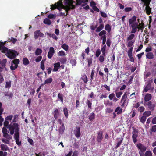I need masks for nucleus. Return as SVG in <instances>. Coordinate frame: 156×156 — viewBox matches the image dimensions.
I'll use <instances>...</instances> for the list:
<instances>
[{
	"label": "nucleus",
	"instance_id": "19",
	"mask_svg": "<svg viewBox=\"0 0 156 156\" xmlns=\"http://www.w3.org/2000/svg\"><path fill=\"white\" fill-rule=\"evenodd\" d=\"M0 147L2 150L3 151H9V148L7 145L2 144L0 145Z\"/></svg>",
	"mask_w": 156,
	"mask_h": 156
},
{
	"label": "nucleus",
	"instance_id": "31",
	"mask_svg": "<svg viewBox=\"0 0 156 156\" xmlns=\"http://www.w3.org/2000/svg\"><path fill=\"white\" fill-rule=\"evenodd\" d=\"M61 47L66 51H67L68 50L69 46L66 44L62 45Z\"/></svg>",
	"mask_w": 156,
	"mask_h": 156
},
{
	"label": "nucleus",
	"instance_id": "8",
	"mask_svg": "<svg viewBox=\"0 0 156 156\" xmlns=\"http://www.w3.org/2000/svg\"><path fill=\"white\" fill-rule=\"evenodd\" d=\"M64 1L66 4L70 5L71 7V9H73L75 8V6L73 5V3H75V2L73 1V0H65Z\"/></svg>",
	"mask_w": 156,
	"mask_h": 156
},
{
	"label": "nucleus",
	"instance_id": "62",
	"mask_svg": "<svg viewBox=\"0 0 156 156\" xmlns=\"http://www.w3.org/2000/svg\"><path fill=\"white\" fill-rule=\"evenodd\" d=\"M134 76L133 75L130 76L129 80L128 82V83L129 84H131L133 81V78H134Z\"/></svg>",
	"mask_w": 156,
	"mask_h": 156
},
{
	"label": "nucleus",
	"instance_id": "29",
	"mask_svg": "<svg viewBox=\"0 0 156 156\" xmlns=\"http://www.w3.org/2000/svg\"><path fill=\"white\" fill-rule=\"evenodd\" d=\"M53 113L54 118L55 119H57L59 115L58 110L57 109H55L54 112Z\"/></svg>",
	"mask_w": 156,
	"mask_h": 156
},
{
	"label": "nucleus",
	"instance_id": "48",
	"mask_svg": "<svg viewBox=\"0 0 156 156\" xmlns=\"http://www.w3.org/2000/svg\"><path fill=\"white\" fill-rule=\"evenodd\" d=\"M145 156H152V154L150 151H147L145 153Z\"/></svg>",
	"mask_w": 156,
	"mask_h": 156
},
{
	"label": "nucleus",
	"instance_id": "46",
	"mask_svg": "<svg viewBox=\"0 0 156 156\" xmlns=\"http://www.w3.org/2000/svg\"><path fill=\"white\" fill-rule=\"evenodd\" d=\"M146 119V117L145 116H144V115L142 116L140 119V122L143 123H144Z\"/></svg>",
	"mask_w": 156,
	"mask_h": 156
},
{
	"label": "nucleus",
	"instance_id": "57",
	"mask_svg": "<svg viewBox=\"0 0 156 156\" xmlns=\"http://www.w3.org/2000/svg\"><path fill=\"white\" fill-rule=\"evenodd\" d=\"M0 154L1 156H7V153L6 152H3L2 151H0Z\"/></svg>",
	"mask_w": 156,
	"mask_h": 156
},
{
	"label": "nucleus",
	"instance_id": "15",
	"mask_svg": "<svg viewBox=\"0 0 156 156\" xmlns=\"http://www.w3.org/2000/svg\"><path fill=\"white\" fill-rule=\"evenodd\" d=\"M60 66V63L59 62H57L54 64V68L53 69V71L54 72L57 71L59 69Z\"/></svg>",
	"mask_w": 156,
	"mask_h": 156
},
{
	"label": "nucleus",
	"instance_id": "33",
	"mask_svg": "<svg viewBox=\"0 0 156 156\" xmlns=\"http://www.w3.org/2000/svg\"><path fill=\"white\" fill-rule=\"evenodd\" d=\"M44 23L45 24L50 25L51 24V20L45 18L44 21Z\"/></svg>",
	"mask_w": 156,
	"mask_h": 156
},
{
	"label": "nucleus",
	"instance_id": "1",
	"mask_svg": "<svg viewBox=\"0 0 156 156\" xmlns=\"http://www.w3.org/2000/svg\"><path fill=\"white\" fill-rule=\"evenodd\" d=\"M11 135H14V138L16 140V144L18 145H20L21 142L19 140L20 133L19 132V125L17 123H14L12 125L9 126L8 127Z\"/></svg>",
	"mask_w": 156,
	"mask_h": 156
},
{
	"label": "nucleus",
	"instance_id": "45",
	"mask_svg": "<svg viewBox=\"0 0 156 156\" xmlns=\"http://www.w3.org/2000/svg\"><path fill=\"white\" fill-rule=\"evenodd\" d=\"M14 64L12 63L11 65L10 66V69L12 70H15L18 67V65H14V66H13Z\"/></svg>",
	"mask_w": 156,
	"mask_h": 156
},
{
	"label": "nucleus",
	"instance_id": "63",
	"mask_svg": "<svg viewBox=\"0 0 156 156\" xmlns=\"http://www.w3.org/2000/svg\"><path fill=\"white\" fill-rule=\"evenodd\" d=\"M144 107L141 106L139 108L138 110L140 112H142L144 111Z\"/></svg>",
	"mask_w": 156,
	"mask_h": 156
},
{
	"label": "nucleus",
	"instance_id": "7",
	"mask_svg": "<svg viewBox=\"0 0 156 156\" xmlns=\"http://www.w3.org/2000/svg\"><path fill=\"white\" fill-rule=\"evenodd\" d=\"M80 129V127H76V129L74 130V133L75 136L78 138H79L81 135Z\"/></svg>",
	"mask_w": 156,
	"mask_h": 156
},
{
	"label": "nucleus",
	"instance_id": "42",
	"mask_svg": "<svg viewBox=\"0 0 156 156\" xmlns=\"http://www.w3.org/2000/svg\"><path fill=\"white\" fill-rule=\"evenodd\" d=\"M106 31L105 30H103L100 32L98 34V35L99 36L102 37V36H104V35H106Z\"/></svg>",
	"mask_w": 156,
	"mask_h": 156
},
{
	"label": "nucleus",
	"instance_id": "53",
	"mask_svg": "<svg viewBox=\"0 0 156 156\" xmlns=\"http://www.w3.org/2000/svg\"><path fill=\"white\" fill-rule=\"evenodd\" d=\"M100 14L101 16L103 17L106 18L107 17V14L104 12L101 11Z\"/></svg>",
	"mask_w": 156,
	"mask_h": 156
},
{
	"label": "nucleus",
	"instance_id": "49",
	"mask_svg": "<svg viewBox=\"0 0 156 156\" xmlns=\"http://www.w3.org/2000/svg\"><path fill=\"white\" fill-rule=\"evenodd\" d=\"M63 111L65 116L66 117H67L68 116V111L67 109L66 108H64Z\"/></svg>",
	"mask_w": 156,
	"mask_h": 156
},
{
	"label": "nucleus",
	"instance_id": "11",
	"mask_svg": "<svg viewBox=\"0 0 156 156\" xmlns=\"http://www.w3.org/2000/svg\"><path fill=\"white\" fill-rule=\"evenodd\" d=\"M137 147L142 152L145 151L147 149L146 147L140 143L137 144Z\"/></svg>",
	"mask_w": 156,
	"mask_h": 156
},
{
	"label": "nucleus",
	"instance_id": "37",
	"mask_svg": "<svg viewBox=\"0 0 156 156\" xmlns=\"http://www.w3.org/2000/svg\"><path fill=\"white\" fill-rule=\"evenodd\" d=\"M59 61L62 64H64L65 63L67 59L66 57L60 58Z\"/></svg>",
	"mask_w": 156,
	"mask_h": 156
},
{
	"label": "nucleus",
	"instance_id": "6",
	"mask_svg": "<svg viewBox=\"0 0 156 156\" xmlns=\"http://www.w3.org/2000/svg\"><path fill=\"white\" fill-rule=\"evenodd\" d=\"M138 131L136 129H134L133 132L132 138L133 142L135 143L137 142V137L138 136Z\"/></svg>",
	"mask_w": 156,
	"mask_h": 156
},
{
	"label": "nucleus",
	"instance_id": "13",
	"mask_svg": "<svg viewBox=\"0 0 156 156\" xmlns=\"http://www.w3.org/2000/svg\"><path fill=\"white\" fill-rule=\"evenodd\" d=\"M136 20V16H133L129 20V26H131L135 23Z\"/></svg>",
	"mask_w": 156,
	"mask_h": 156
},
{
	"label": "nucleus",
	"instance_id": "25",
	"mask_svg": "<svg viewBox=\"0 0 156 156\" xmlns=\"http://www.w3.org/2000/svg\"><path fill=\"white\" fill-rule=\"evenodd\" d=\"M105 29L109 33L111 30V26L109 24H107L105 26Z\"/></svg>",
	"mask_w": 156,
	"mask_h": 156
},
{
	"label": "nucleus",
	"instance_id": "28",
	"mask_svg": "<svg viewBox=\"0 0 156 156\" xmlns=\"http://www.w3.org/2000/svg\"><path fill=\"white\" fill-rule=\"evenodd\" d=\"M68 5L65 6L63 5V9L65 10V12L68 13V11L71 9V7L70 5Z\"/></svg>",
	"mask_w": 156,
	"mask_h": 156
},
{
	"label": "nucleus",
	"instance_id": "50",
	"mask_svg": "<svg viewBox=\"0 0 156 156\" xmlns=\"http://www.w3.org/2000/svg\"><path fill=\"white\" fill-rule=\"evenodd\" d=\"M111 43V40L109 38H107L106 41V44L108 46L110 47Z\"/></svg>",
	"mask_w": 156,
	"mask_h": 156
},
{
	"label": "nucleus",
	"instance_id": "16",
	"mask_svg": "<svg viewBox=\"0 0 156 156\" xmlns=\"http://www.w3.org/2000/svg\"><path fill=\"white\" fill-rule=\"evenodd\" d=\"M88 1V0H76V5H79L83 3L87 2Z\"/></svg>",
	"mask_w": 156,
	"mask_h": 156
},
{
	"label": "nucleus",
	"instance_id": "60",
	"mask_svg": "<svg viewBox=\"0 0 156 156\" xmlns=\"http://www.w3.org/2000/svg\"><path fill=\"white\" fill-rule=\"evenodd\" d=\"M63 5L62 3L61 2V4H60V5L59 6H58L57 9L60 11H61L62 9H63Z\"/></svg>",
	"mask_w": 156,
	"mask_h": 156
},
{
	"label": "nucleus",
	"instance_id": "41",
	"mask_svg": "<svg viewBox=\"0 0 156 156\" xmlns=\"http://www.w3.org/2000/svg\"><path fill=\"white\" fill-rule=\"evenodd\" d=\"M81 79L83 80L85 83H87V78L86 75H83L82 76Z\"/></svg>",
	"mask_w": 156,
	"mask_h": 156
},
{
	"label": "nucleus",
	"instance_id": "5",
	"mask_svg": "<svg viewBox=\"0 0 156 156\" xmlns=\"http://www.w3.org/2000/svg\"><path fill=\"white\" fill-rule=\"evenodd\" d=\"M44 36L43 33L41 32L39 30H37L34 32V38L35 39H37L39 37H43Z\"/></svg>",
	"mask_w": 156,
	"mask_h": 156
},
{
	"label": "nucleus",
	"instance_id": "23",
	"mask_svg": "<svg viewBox=\"0 0 156 156\" xmlns=\"http://www.w3.org/2000/svg\"><path fill=\"white\" fill-rule=\"evenodd\" d=\"M52 78L51 77H49L45 80L43 84L51 83L52 82Z\"/></svg>",
	"mask_w": 156,
	"mask_h": 156
},
{
	"label": "nucleus",
	"instance_id": "64",
	"mask_svg": "<svg viewBox=\"0 0 156 156\" xmlns=\"http://www.w3.org/2000/svg\"><path fill=\"white\" fill-rule=\"evenodd\" d=\"M11 86V82H6V83L5 87L9 88Z\"/></svg>",
	"mask_w": 156,
	"mask_h": 156
},
{
	"label": "nucleus",
	"instance_id": "18",
	"mask_svg": "<svg viewBox=\"0 0 156 156\" xmlns=\"http://www.w3.org/2000/svg\"><path fill=\"white\" fill-rule=\"evenodd\" d=\"M147 58L149 59H151L154 58V55L152 52H148L147 54L146 55Z\"/></svg>",
	"mask_w": 156,
	"mask_h": 156
},
{
	"label": "nucleus",
	"instance_id": "9",
	"mask_svg": "<svg viewBox=\"0 0 156 156\" xmlns=\"http://www.w3.org/2000/svg\"><path fill=\"white\" fill-rule=\"evenodd\" d=\"M55 53L54 49L53 47H51L49 49V51L48 54L47 56L49 58H51Z\"/></svg>",
	"mask_w": 156,
	"mask_h": 156
},
{
	"label": "nucleus",
	"instance_id": "26",
	"mask_svg": "<svg viewBox=\"0 0 156 156\" xmlns=\"http://www.w3.org/2000/svg\"><path fill=\"white\" fill-rule=\"evenodd\" d=\"M145 10H146V12L147 14V15H149L151 12V8L149 7V6H146Z\"/></svg>",
	"mask_w": 156,
	"mask_h": 156
},
{
	"label": "nucleus",
	"instance_id": "39",
	"mask_svg": "<svg viewBox=\"0 0 156 156\" xmlns=\"http://www.w3.org/2000/svg\"><path fill=\"white\" fill-rule=\"evenodd\" d=\"M122 108H120V107H118L115 110V112H117L118 114H120L122 113Z\"/></svg>",
	"mask_w": 156,
	"mask_h": 156
},
{
	"label": "nucleus",
	"instance_id": "55",
	"mask_svg": "<svg viewBox=\"0 0 156 156\" xmlns=\"http://www.w3.org/2000/svg\"><path fill=\"white\" fill-rule=\"evenodd\" d=\"M101 54V51L100 49H98L96 51L95 55L97 57H98Z\"/></svg>",
	"mask_w": 156,
	"mask_h": 156
},
{
	"label": "nucleus",
	"instance_id": "47",
	"mask_svg": "<svg viewBox=\"0 0 156 156\" xmlns=\"http://www.w3.org/2000/svg\"><path fill=\"white\" fill-rule=\"evenodd\" d=\"M6 62V59H4L2 62H1V63L0 64H1L2 67H5Z\"/></svg>",
	"mask_w": 156,
	"mask_h": 156
},
{
	"label": "nucleus",
	"instance_id": "3",
	"mask_svg": "<svg viewBox=\"0 0 156 156\" xmlns=\"http://www.w3.org/2000/svg\"><path fill=\"white\" fill-rule=\"evenodd\" d=\"M18 55V53L17 51L12 49H9L7 54H6L7 56L11 59H14Z\"/></svg>",
	"mask_w": 156,
	"mask_h": 156
},
{
	"label": "nucleus",
	"instance_id": "12",
	"mask_svg": "<svg viewBox=\"0 0 156 156\" xmlns=\"http://www.w3.org/2000/svg\"><path fill=\"white\" fill-rule=\"evenodd\" d=\"M132 29L131 31L130 32V33L133 34L135 33L137 30V29H138V31H139L140 27H134V25H131V26H130Z\"/></svg>",
	"mask_w": 156,
	"mask_h": 156
},
{
	"label": "nucleus",
	"instance_id": "35",
	"mask_svg": "<svg viewBox=\"0 0 156 156\" xmlns=\"http://www.w3.org/2000/svg\"><path fill=\"white\" fill-rule=\"evenodd\" d=\"M95 118V114L94 113L90 114L89 116V119L90 121H92Z\"/></svg>",
	"mask_w": 156,
	"mask_h": 156
},
{
	"label": "nucleus",
	"instance_id": "34",
	"mask_svg": "<svg viewBox=\"0 0 156 156\" xmlns=\"http://www.w3.org/2000/svg\"><path fill=\"white\" fill-rule=\"evenodd\" d=\"M151 114V112L150 111H145L143 113V115L144 116H145V117H148L150 116Z\"/></svg>",
	"mask_w": 156,
	"mask_h": 156
},
{
	"label": "nucleus",
	"instance_id": "61",
	"mask_svg": "<svg viewBox=\"0 0 156 156\" xmlns=\"http://www.w3.org/2000/svg\"><path fill=\"white\" fill-rule=\"evenodd\" d=\"M96 5V3L94 1H91L90 3V5L92 7V8L94 6H95Z\"/></svg>",
	"mask_w": 156,
	"mask_h": 156
},
{
	"label": "nucleus",
	"instance_id": "43",
	"mask_svg": "<svg viewBox=\"0 0 156 156\" xmlns=\"http://www.w3.org/2000/svg\"><path fill=\"white\" fill-rule=\"evenodd\" d=\"M44 61L42 60L41 62V68L43 70H44L45 69V67L44 64Z\"/></svg>",
	"mask_w": 156,
	"mask_h": 156
},
{
	"label": "nucleus",
	"instance_id": "21",
	"mask_svg": "<svg viewBox=\"0 0 156 156\" xmlns=\"http://www.w3.org/2000/svg\"><path fill=\"white\" fill-rule=\"evenodd\" d=\"M151 88V84L150 83H148L146 86L144 87V91L145 92H147L150 90Z\"/></svg>",
	"mask_w": 156,
	"mask_h": 156
},
{
	"label": "nucleus",
	"instance_id": "17",
	"mask_svg": "<svg viewBox=\"0 0 156 156\" xmlns=\"http://www.w3.org/2000/svg\"><path fill=\"white\" fill-rule=\"evenodd\" d=\"M144 105H147L148 106V107L150 108H152L155 107V105L154 104H152L151 101H149L147 102L144 103Z\"/></svg>",
	"mask_w": 156,
	"mask_h": 156
},
{
	"label": "nucleus",
	"instance_id": "4",
	"mask_svg": "<svg viewBox=\"0 0 156 156\" xmlns=\"http://www.w3.org/2000/svg\"><path fill=\"white\" fill-rule=\"evenodd\" d=\"M2 131L3 133V136L4 137L9 139H12V136L9 134V131L7 130L6 128H3Z\"/></svg>",
	"mask_w": 156,
	"mask_h": 156
},
{
	"label": "nucleus",
	"instance_id": "51",
	"mask_svg": "<svg viewBox=\"0 0 156 156\" xmlns=\"http://www.w3.org/2000/svg\"><path fill=\"white\" fill-rule=\"evenodd\" d=\"M8 140L9 139L6 138V139H2V141L3 143H4L9 144V141Z\"/></svg>",
	"mask_w": 156,
	"mask_h": 156
},
{
	"label": "nucleus",
	"instance_id": "56",
	"mask_svg": "<svg viewBox=\"0 0 156 156\" xmlns=\"http://www.w3.org/2000/svg\"><path fill=\"white\" fill-rule=\"evenodd\" d=\"M126 101V98H122L121 101V103H122V106H124L125 105Z\"/></svg>",
	"mask_w": 156,
	"mask_h": 156
},
{
	"label": "nucleus",
	"instance_id": "14",
	"mask_svg": "<svg viewBox=\"0 0 156 156\" xmlns=\"http://www.w3.org/2000/svg\"><path fill=\"white\" fill-rule=\"evenodd\" d=\"M102 139V133L101 131H99L98 133V135L97 136V141L101 142Z\"/></svg>",
	"mask_w": 156,
	"mask_h": 156
},
{
	"label": "nucleus",
	"instance_id": "44",
	"mask_svg": "<svg viewBox=\"0 0 156 156\" xmlns=\"http://www.w3.org/2000/svg\"><path fill=\"white\" fill-rule=\"evenodd\" d=\"M132 10V8L131 7H126L124 9V11L126 12H129Z\"/></svg>",
	"mask_w": 156,
	"mask_h": 156
},
{
	"label": "nucleus",
	"instance_id": "58",
	"mask_svg": "<svg viewBox=\"0 0 156 156\" xmlns=\"http://www.w3.org/2000/svg\"><path fill=\"white\" fill-rule=\"evenodd\" d=\"M128 55L129 58V61L131 62H134V59L133 57L132 56V55Z\"/></svg>",
	"mask_w": 156,
	"mask_h": 156
},
{
	"label": "nucleus",
	"instance_id": "10",
	"mask_svg": "<svg viewBox=\"0 0 156 156\" xmlns=\"http://www.w3.org/2000/svg\"><path fill=\"white\" fill-rule=\"evenodd\" d=\"M62 0H59V1L57 3H55L54 4H52L50 5L51 9L52 10H54L56 8H57L58 6L60 5V4L61 3V2Z\"/></svg>",
	"mask_w": 156,
	"mask_h": 156
},
{
	"label": "nucleus",
	"instance_id": "20",
	"mask_svg": "<svg viewBox=\"0 0 156 156\" xmlns=\"http://www.w3.org/2000/svg\"><path fill=\"white\" fill-rule=\"evenodd\" d=\"M9 49L5 47V46H3L0 50H1V51L2 53H5V54H7V53Z\"/></svg>",
	"mask_w": 156,
	"mask_h": 156
},
{
	"label": "nucleus",
	"instance_id": "32",
	"mask_svg": "<svg viewBox=\"0 0 156 156\" xmlns=\"http://www.w3.org/2000/svg\"><path fill=\"white\" fill-rule=\"evenodd\" d=\"M65 129V127L63 124L62 123L61 127H60L59 129V131L60 134H62L63 133Z\"/></svg>",
	"mask_w": 156,
	"mask_h": 156
},
{
	"label": "nucleus",
	"instance_id": "27",
	"mask_svg": "<svg viewBox=\"0 0 156 156\" xmlns=\"http://www.w3.org/2000/svg\"><path fill=\"white\" fill-rule=\"evenodd\" d=\"M23 62L25 65H28L30 63V62L27 58H24L23 60Z\"/></svg>",
	"mask_w": 156,
	"mask_h": 156
},
{
	"label": "nucleus",
	"instance_id": "24",
	"mask_svg": "<svg viewBox=\"0 0 156 156\" xmlns=\"http://www.w3.org/2000/svg\"><path fill=\"white\" fill-rule=\"evenodd\" d=\"M104 27V25L103 23L101 24L99 27L97 28L96 30V32H98L101 30H102Z\"/></svg>",
	"mask_w": 156,
	"mask_h": 156
},
{
	"label": "nucleus",
	"instance_id": "40",
	"mask_svg": "<svg viewBox=\"0 0 156 156\" xmlns=\"http://www.w3.org/2000/svg\"><path fill=\"white\" fill-rule=\"evenodd\" d=\"M141 1L144 3V5H145L146 6H149L150 2L147 0H141Z\"/></svg>",
	"mask_w": 156,
	"mask_h": 156
},
{
	"label": "nucleus",
	"instance_id": "59",
	"mask_svg": "<svg viewBox=\"0 0 156 156\" xmlns=\"http://www.w3.org/2000/svg\"><path fill=\"white\" fill-rule=\"evenodd\" d=\"M9 124V121L8 120H7L5 119V121L4 122V126H5L7 127V128H8V127L9 126V125L8 126ZM10 125H9V126H10Z\"/></svg>",
	"mask_w": 156,
	"mask_h": 156
},
{
	"label": "nucleus",
	"instance_id": "52",
	"mask_svg": "<svg viewBox=\"0 0 156 156\" xmlns=\"http://www.w3.org/2000/svg\"><path fill=\"white\" fill-rule=\"evenodd\" d=\"M42 58V57L41 56H39L36 58L35 61L37 62H39L41 60Z\"/></svg>",
	"mask_w": 156,
	"mask_h": 156
},
{
	"label": "nucleus",
	"instance_id": "54",
	"mask_svg": "<svg viewBox=\"0 0 156 156\" xmlns=\"http://www.w3.org/2000/svg\"><path fill=\"white\" fill-rule=\"evenodd\" d=\"M17 41V40L16 38L12 37L10 39V41L12 42L13 44H15Z\"/></svg>",
	"mask_w": 156,
	"mask_h": 156
},
{
	"label": "nucleus",
	"instance_id": "38",
	"mask_svg": "<svg viewBox=\"0 0 156 156\" xmlns=\"http://www.w3.org/2000/svg\"><path fill=\"white\" fill-rule=\"evenodd\" d=\"M58 55L59 56H64L66 55V54L65 52L62 50L60 51L58 53Z\"/></svg>",
	"mask_w": 156,
	"mask_h": 156
},
{
	"label": "nucleus",
	"instance_id": "2",
	"mask_svg": "<svg viewBox=\"0 0 156 156\" xmlns=\"http://www.w3.org/2000/svg\"><path fill=\"white\" fill-rule=\"evenodd\" d=\"M135 37V35L134 34H132L129 35L126 39L128 42L127 46L128 47H132L135 42V40H133Z\"/></svg>",
	"mask_w": 156,
	"mask_h": 156
},
{
	"label": "nucleus",
	"instance_id": "30",
	"mask_svg": "<svg viewBox=\"0 0 156 156\" xmlns=\"http://www.w3.org/2000/svg\"><path fill=\"white\" fill-rule=\"evenodd\" d=\"M42 50L40 48H37L35 51V54L36 55L38 56L40 55L42 53Z\"/></svg>",
	"mask_w": 156,
	"mask_h": 156
},
{
	"label": "nucleus",
	"instance_id": "36",
	"mask_svg": "<svg viewBox=\"0 0 156 156\" xmlns=\"http://www.w3.org/2000/svg\"><path fill=\"white\" fill-rule=\"evenodd\" d=\"M20 61L19 59H15L12 61V63L14 65H18V64L20 63Z\"/></svg>",
	"mask_w": 156,
	"mask_h": 156
},
{
	"label": "nucleus",
	"instance_id": "22",
	"mask_svg": "<svg viewBox=\"0 0 156 156\" xmlns=\"http://www.w3.org/2000/svg\"><path fill=\"white\" fill-rule=\"evenodd\" d=\"M46 34L47 35H48L50 37H52L53 39H55L56 40H57V39H58L57 37L54 33L51 34L48 32H47Z\"/></svg>",
	"mask_w": 156,
	"mask_h": 156
}]
</instances>
